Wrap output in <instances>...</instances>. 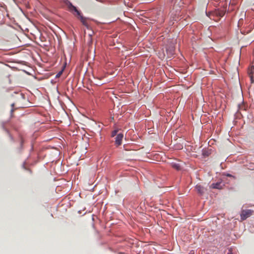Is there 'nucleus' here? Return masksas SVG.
Wrapping results in <instances>:
<instances>
[{"label":"nucleus","instance_id":"nucleus-1","mask_svg":"<svg viewBox=\"0 0 254 254\" xmlns=\"http://www.w3.org/2000/svg\"><path fill=\"white\" fill-rule=\"evenodd\" d=\"M67 5L68 10L74 15L75 14V13H76V14L79 16V18L80 19V20L82 23L85 26H87L86 18L83 17L82 15H81L80 12L77 10L76 7L73 6L71 3L69 2V1H68Z\"/></svg>","mask_w":254,"mask_h":254},{"label":"nucleus","instance_id":"nucleus-2","mask_svg":"<svg viewBox=\"0 0 254 254\" xmlns=\"http://www.w3.org/2000/svg\"><path fill=\"white\" fill-rule=\"evenodd\" d=\"M253 210H243L241 213V218L242 220L246 219L248 217L252 215Z\"/></svg>","mask_w":254,"mask_h":254},{"label":"nucleus","instance_id":"nucleus-3","mask_svg":"<svg viewBox=\"0 0 254 254\" xmlns=\"http://www.w3.org/2000/svg\"><path fill=\"white\" fill-rule=\"evenodd\" d=\"M124 137V135L123 133H119L117 135L115 138V144L117 146H119L121 145L122 142V140Z\"/></svg>","mask_w":254,"mask_h":254},{"label":"nucleus","instance_id":"nucleus-4","mask_svg":"<svg viewBox=\"0 0 254 254\" xmlns=\"http://www.w3.org/2000/svg\"><path fill=\"white\" fill-rule=\"evenodd\" d=\"M197 192L200 194L202 195L204 194L205 191L206 190V189L204 188L203 186L199 184H197L195 188Z\"/></svg>","mask_w":254,"mask_h":254},{"label":"nucleus","instance_id":"nucleus-5","mask_svg":"<svg viewBox=\"0 0 254 254\" xmlns=\"http://www.w3.org/2000/svg\"><path fill=\"white\" fill-rule=\"evenodd\" d=\"M224 185L222 182H217L216 183H213L211 185V187L213 189H222Z\"/></svg>","mask_w":254,"mask_h":254},{"label":"nucleus","instance_id":"nucleus-6","mask_svg":"<svg viewBox=\"0 0 254 254\" xmlns=\"http://www.w3.org/2000/svg\"><path fill=\"white\" fill-rule=\"evenodd\" d=\"M254 66H252L251 67V69H250L249 71V74L251 77V80L252 83H253L254 82V77L253 75V74L254 73Z\"/></svg>","mask_w":254,"mask_h":254},{"label":"nucleus","instance_id":"nucleus-7","mask_svg":"<svg viewBox=\"0 0 254 254\" xmlns=\"http://www.w3.org/2000/svg\"><path fill=\"white\" fill-rule=\"evenodd\" d=\"M171 166L173 168H174L177 170H179L181 169L180 165L176 162H172V163H171Z\"/></svg>","mask_w":254,"mask_h":254},{"label":"nucleus","instance_id":"nucleus-8","mask_svg":"<svg viewBox=\"0 0 254 254\" xmlns=\"http://www.w3.org/2000/svg\"><path fill=\"white\" fill-rule=\"evenodd\" d=\"M117 132H118V131L117 130H115L113 131L112 132L111 136L114 137V136H116V135H117Z\"/></svg>","mask_w":254,"mask_h":254},{"label":"nucleus","instance_id":"nucleus-9","mask_svg":"<svg viewBox=\"0 0 254 254\" xmlns=\"http://www.w3.org/2000/svg\"><path fill=\"white\" fill-rule=\"evenodd\" d=\"M219 14L221 17H222L224 15V13L223 12H221V13H219Z\"/></svg>","mask_w":254,"mask_h":254},{"label":"nucleus","instance_id":"nucleus-10","mask_svg":"<svg viewBox=\"0 0 254 254\" xmlns=\"http://www.w3.org/2000/svg\"><path fill=\"white\" fill-rule=\"evenodd\" d=\"M189 254H194V252L191 251Z\"/></svg>","mask_w":254,"mask_h":254},{"label":"nucleus","instance_id":"nucleus-11","mask_svg":"<svg viewBox=\"0 0 254 254\" xmlns=\"http://www.w3.org/2000/svg\"><path fill=\"white\" fill-rule=\"evenodd\" d=\"M61 72L59 73L57 75V76H60V75H61Z\"/></svg>","mask_w":254,"mask_h":254},{"label":"nucleus","instance_id":"nucleus-12","mask_svg":"<svg viewBox=\"0 0 254 254\" xmlns=\"http://www.w3.org/2000/svg\"><path fill=\"white\" fill-rule=\"evenodd\" d=\"M11 106L13 107V106H14V104H12L11 105Z\"/></svg>","mask_w":254,"mask_h":254}]
</instances>
